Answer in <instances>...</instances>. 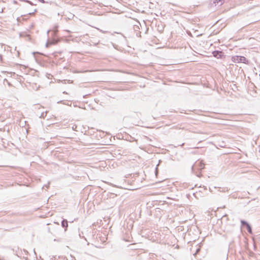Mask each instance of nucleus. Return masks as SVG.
Wrapping results in <instances>:
<instances>
[{
  "label": "nucleus",
  "instance_id": "f257e3e1",
  "mask_svg": "<svg viewBox=\"0 0 260 260\" xmlns=\"http://www.w3.org/2000/svg\"><path fill=\"white\" fill-rule=\"evenodd\" d=\"M233 60L237 63L242 62L246 63V62H248L247 59L244 56H235L233 57Z\"/></svg>",
  "mask_w": 260,
  "mask_h": 260
},
{
  "label": "nucleus",
  "instance_id": "f03ea898",
  "mask_svg": "<svg viewBox=\"0 0 260 260\" xmlns=\"http://www.w3.org/2000/svg\"><path fill=\"white\" fill-rule=\"evenodd\" d=\"M205 164L202 161L196 162L191 168L192 171L194 172L195 169L202 170L204 168Z\"/></svg>",
  "mask_w": 260,
  "mask_h": 260
},
{
  "label": "nucleus",
  "instance_id": "7ed1b4c3",
  "mask_svg": "<svg viewBox=\"0 0 260 260\" xmlns=\"http://www.w3.org/2000/svg\"><path fill=\"white\" fill-rule=\"evenodd\" d=\"M213 56L217 58H221L223 55V53L221 51L215 50L212 52Z\"/></svg>",
  "mask_w": 260,
  "mask_h": 260
},
{
  "label": "nucleus",
  "instance_id": "20e7f679",
  "mask_svg": "<svg viewBox=\"0 0 260 260\" xmlns=\"http://www.w3.org/2000/svg\"><path fill=\"white\" fill-rule=\"evenodd\" d=\"M61 226L65 229V231L68 226V222L66 219H63L61 221Z\"/></svg>",
  "mask_w": 260,
  "mask_h": 260
},
{
  "label": "nucleus",
  "instance_id": "39448f33",
  "mask_svg": "<svg viewBox=\"0 0 260 260\" xmlns=\"http://www.w3.org/2000/svg\"><path fill=\"white\" fill-rule=\"evenodd\" d=\"M224 2V0H214L213 3L215 4V5H218L219 6L221 5Z\"/></svg>",
  "mask_w": 260,
  "mask_h": 260
},
{
  "label": "nucleus",
  "instance_id": "423d86ee",
  "mask_svg": "<svg viewBox=\"0 0 260 260\" xmlns=\"http://www.w3.org/2000/svg\"><path fill=\"white\" fill-rule=\"evenodd\" d=\"M241 225L242 226H248L249 224L245 220H241Z\"/></svg>",
  "mask_w": 260,
  "mask_h": 260
},
{
  "label": "nucleus",
  "instance_id": "0eeeda50",
  "mask_svg": "<svg viewBox=\"0 0 260 260\" xmlns=\"http://www.w3.org/2000/svg\"><path fill=\"white\" fill-rule=\"evenodd\" d=\"M246 229L247 230V232L249 233V234H252V228L250 226V224H249L248 226H247L246 227Z\"/></svg>",
  "mask_w": 260,
  "mask_h": 260
},
{
  "label": "nucleus",
  "instance_id": "6e6552de",
  "mask_svg": "<svg viewBox=\"0 0 260 260\" xmlns=\"http://www.w3.org/2000/svg\"><path fill=\"white\" fill-rule=\"evenodd\" d=\"M47 113V111H46L45 112H42L41 115L40 116V118H44L46 116Z\"/></svg>",
  "mask_w": 260,
  "mask_h": 260
},
{
  "label": "nucleus",
  "instance_id": "1a4fd4ad",
  "mask_svg": "<svg viewBox=\"0 0 260 260\" xmlns=\"http://www.w3.org/2000/svg\"><path fill=\"white\" fill-rule=\"evenodd\" d=\"M160 162V160L159 161V163L157 165L156 167L155 168V173L156 175H157L158 174V166L159 165Z\"/></svg>",
  "mask_w": 260,
  "mask_h": 260
},
{
  "label": "nucleus",
  "instance_id": "9d476101",
  "mask_svg": "<svg viewBox=\"0 0 260 260\" xmlns=\"http://www.w3.org/2000/svg\"><path fill=\"white\" fill-rule=\"evenodd\" d=\"M200 251V248H198L197 249L196 252L193 254V255L196 256V255Z\"/></svg>",
  "mask_w": 260,
  "mask_h": 260
},
{
  "label": "nucleus",
  "instance_id": "9b49d317",
  "mask_svg": "<svg viewBox=\"0 0 260 260\" xmlns=\"http://www.w3.org/2000/svg\"><path fill=\"white\" fill-rule=\"evenodd\" d=\"M58 26H55L54 27V29H53V31H54L55 33H57V31H58Z\"/></svg>",
  "mask_w": 260,
  "mask_h": 260
},
{
  "label": "nucleus",
  "instance_id": "f8f14e48",
  "mask_svg": "<svg viewBox=\"0 0 260 260\" xmlns=\"http://www.w3.org/2000/svg\"><path fill=\"white\" fill-rule=\"evenodd\" d=\"M25 2L28 3V4H29L31 5H34V4L29 1L26 0V1H25Z\"/></svg>",
  "mask_w": 260,
  "mask_h": 260
},
{
  "label": "nucleus",
  "instance_id": "ddd939ff",
  "mask_svg": "<svg viewBox=\"0 0 260 260\" xmlns=\"http://www.w3.org/2000/svg\"><path fill=\"white\" fill-rule=\"evenodd\" d=\"M40 2L42 3H45L46 2L44 0H38Z\"/></svg>",
  "mask_w": 260,
  "mask_h": 260
},
{
  "label": "nucleus",
  "instance_id": "4468645a",
  "mask_svg": "<svg viewBox=\"0 0 260 260\" xmlns=\"http://www.w3.org/2000/svg\"><path fill=\"white\" fill-rule=\"evenodd\" d=\"M35 12H37V10H36H36H35V11H34V12H32V13H29V15H32V14H34V13H35Z\"/></svg>",
  "mask_w": 260,
  "mask_h": 260
},
{
  "label": "nucleus",
  "instance_id": "2eb2a0df",
  "mask_svg": "<svg viewBox=\"0 0 260 260\" xmlns=\"http://www.w3.org/2000/svg\"><path fill=\"white\" fill-rule=\"evenodd\" d=\"M197 176L198 177H200V175H199V174H197Z\"/></svg>",
  "mask_w": 260,
  "mask_h": 260
},
{
  "label": "nucleus",
  "instance_id": "dca6fc26",
  "mask_svg": "<svg viewBox=\"0 0 260 260\" xmlns=\"http://www.w3.org/2000/svg\"><path fill=\"white\" fill-rule=\"evenodd\" d=\"M75 127H77V126H75V127H73V129L75 128Z\"/></svg>",
  "mask_w": 260,
  "mask_h": 260
},
{
  "label": "nucleus",
  "instance_id": "f3484780",
  "mask_svg": "<svg viewBox=\"0 0 260 260\" xmlns=\"http://www.w3.org/2000/svg\"><path fill=\"white\" fill-rule=\"evenodd\" d=\"M75 127H77V126H75V127H73V129L75 128Z\"/></svg>",
  "mask_w": 260,
  "mask_h": 260
},
{
  "label": "nucleus",
  "instance_id": "a211bd4d",
  "mask_svg": "<svg viewBox=\"0 0 260 260\" xmlns=\"http://www.w3.org/2000/svg\"><path fill=\"white\" fill-rule=\"evenodd\" d=\"M75 127H77V126H75V127H73V129L75 128Z\"/></svg>",
  "mask_w": 260,
  "mask_h": 260
},
{
  "label": "nucleus",
  "instance_id": "6ab92c4d",
  "mask_svg": "<svg viewBox=\"0 0 260 260\" xmlns=\"http://www.w3.org/2000/svg\"><path fill=\"white\" fill-rule=\"evenodd\" d=\"M49 31H50L49 30H48L47 31V34H48L49 32Z\"/></svg>",
  "mask_w": 260,
  "mask_h": 260
}]
</instances>
